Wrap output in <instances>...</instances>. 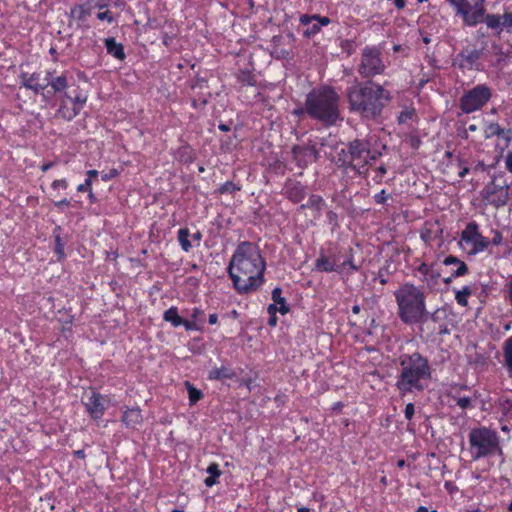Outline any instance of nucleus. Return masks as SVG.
Wrapping results in <instances>:
<instances>
[{"instance_id":"bf43d9fd","label":"nucleus","mask_w":512,"mask_h":512,"mask_svg":"<svg viewBox=\"0 0 512 512\" xmlns=\"http://www.w3.org/2000/svg\"><path fill=\"white\" fill-rule=\"evenodd\" d=\"M207 105V100L204 98V99H199V100H196V99H193L192 100V106L196 109L198 108H204L205 106Z\"/></svg>"},{"instance_id":"680f3d73","label":"nucleus","mask_w":512,"mask_h":512,"mask_svg":"<svg viewBox=\"0 0 512 512\" xmlns=\"http://www.w3.org/2000/svg\"><path fill=\"white\" fill-rule=\"evenodd\" d=\"M56 165V162L55 161H48V162H44L41 164L40 166V170L42 172H47L48 170H50L51 168H53L54 166Z\"/></svg>"},{"instance_id":"cd10ccee","label":"nucleus","mask_w":512,"mask_h":512,"mask_svg":"<svg viewBox=\"0 0 512 512\" xmlns=\"http://www.w3.org/2000/svg\"><path fill=\"white\" fill-rule=\"evenodd\" d=\"M174 156L179 162L184 164H190L195 160L194 149L189 144L180 146L175 151Z\"/></svg>"},{"instance_id":"7c9ffc66","label":"nucleus","mask_w":512,"mask_h":512,"mask_svg":"<svg viewBox=\"0 0 512 512\" xmlns=\"http://www.w3.org/2000/svg\"><path fill=\"white\" fill-rule=\"evenodd\" d=\"M313 21H316L318 25H320V28L322 26H327L331 23V20L327 16H321L319 14L314 15H308V14H302L299 17V23L301 25H310Z\"/></svg>"},{"instance_id":"864d4df0","label":"nucleus","mask_w":512,"mask_h":512,"mask_svg":"<svg viewBox=\"0 0 512 512\" xmlns=\"http://www.w3.org/2000/svg\"><path fill=\"white\" fill-rule=\"evenodd\" d=\"M415 414V406L413 403H408L406 404L405 406V409H404V416H405V419L408 420V421H411L413 416Z\"/></svg>"},{"instance_id":"13d9d810","label":"nucleus","mask_w":512,"mask_h":512,"mask_svg":"<svg viewBox=\"0 0 512 512\" xmlns=\"http://www.w3.org/2000/svg\"><path fill=\"white\" fill-rule=\"evenodd\" d=\"M505 167L508 172L512 173V151H509L505 158Z\"/></svg>"},{"instance_id":"8fccbe9b","label":"nucleus","mask_w":512,"mask_h":512,"mask_svg":"<svg viewBox=\"0 0 512 512\" xmlns=\"http://www.w3.org/2000/svg\"><path fill=\"white\" fill-rule=\"evenodd\" d=\"M92 9H97L98 12L109 9L108 0H90Z\"/></svg>"},{"instance_id":"aec40b11","label":"nucleus","mask_w":512,"mask_h":512,"mask_svg":"<svg viewBox=\"0 0 512 512\" xmlns=\"http://www.w3.org/2000/svg\"><path fill=\"white\" fill-rule=\"evenodd\" d=\"M90 0H85L82 3L74 5L70 9V16L80 26L83 25L88 17L91 16L93 9Z\"/></svg>"},{"instance_id":"3c124183","label":"nucleus","mask_w":512,"mask_h":512,"mask_svg":"<svg viewBox=\"0 0 512 512\" xmlns=\"http://www.w3.org/2000/svg\"><path fill=\"white\" fill-rule=\"evenodd\" d=\"M492 234H493V237L490 240V245H493V246L501 245L502 242H503V234H502V232L499 231L498 229H493L492 230Z\"/></svg>"},{"instance_id":"5701e85b","label":"nucleus","mask_w":512,"mask_h":512,"mask_svg":"<svg viewBox=\"0 0 512 512\" xmlns=\"http://www.w3.org/2000/svg\"><path fill=\"white\" fill-rule=\"evenodd\" d=\"M237 378L235 370L231 367L222 365L221 367H213L209 370L207 379L210 381L234 380Z\"/></svg>"},{"instance_id":"393cba45","label":"nucleus","mask_w":512,"mask_h":512,"mask_svg":"<svg viewBox=\"0 0 512 512\" xmlns=\"http://www.w3.org/2000/svg\"><path fill=\"white\" fill-rule=\"evenodd\" d=\"M446 266L457 265V268L451 273V277L445 280L446 283L450 282L451 278H458L468 273V266L465 262L458 259L456 256L449 255L443 260Z\"/></svg>"},{"instance_id":"4c0bfd02","label":"nucleus","mask_w":512,"mask_h":512,"mask_svg":"<svg viewBox=\"0 0 512 512\" xmlns=\"http://www.w3.org/2000/svg\"><path fill=\"white\" fill-rule=\"evenodd\" d=\"M472 294V290L469 286H464L460 291L455 294V300L457 304L462 307L468 305V297Z\"/></svg>"},{"instance_id":"6ab92c4d","label":"nucleus","mask_w":512,"mask_h":512,"mask_svg":"<svg viewBox=\"0 0 512 512\" xmlns=\"http://www.w3.org/2000/svg\"><path fill=\"white\" fill-rule=\"evenodd\" d=\"M485 23L488 28L495 30L500 34L504 29L508 33H512V13L505 12L503 15L487 14Z\"/></svg>"},{"instance_id":"4be33fe9","label":"nucleus","mask_w":512,"mask_h":512,"mask_svg":"<svg viewBox=\"0 0 512 512\" xmlns=\"http://www.w3.org/2000/svg\"><path fill=\"white\" fill-rule=\"evenodd\" d=\"M442 234L438 223L425 222L420 230V238L426 245H431Z\"/></svg>"},{"instance_id":"37998d69","label":"nucleus","mask_w":512,"mask_h":512,"mask_svg":"<svg viewBox=\"0 0 512 512\" xmlns=\"http://www.w3.org/2000/svg\"><path fill=\"white\" fill-rule=\"evenodd\" d=\"M391 198V194L387 193L385 189H382L380 192L376 193L373 196V200L376 204L384 205L387 200Z\"/></svg>"},{"instance_id":"c85d7f7f","label":"nucleus","mask_w":512,"mask_h":512,"mask_svg":"<svg viewBox=\"0 0 512 512\" xmlns=\"http://www.w3.org/2000/svg\"><path fill=\"white\" fill-rule=\"evenodd\" d=\"M271 298L274 304L279 306V313L285 315L290 312L289 304L286 299L282 296V289L280 287H275L272 290Z\"/></svg>"},{"instance_id":"f8f14e48","label":"nucleus","mask_w":512,"mask_h":512,"mask_svg":"<svg viewBox=\"0 0 512 512\" xmlns=\"http://www.w3.org/2000/svg\"><path fill=\"white\" fill-rule=\"evenodd\" d=\"M386 70L382 52L377 46H365L362 49L360 63L357 67L358 74L366 80L383 75Z\"/></svg>"},{"instance_id":"1a4fd4ad","label":"nucleus","mask_w":512,"mask_h":512,"mask_svg":"<svg viewBox=\"0 0 512 512\" xmlns=\"http://www.w3.org/2000/svg\"><path fill=\"white\" fill-rule=\"evenodd\" d=\"M469 452L473 461L502 454L499 433L486 426L472 428L468 434Z\"/></svg>"},{"instance_id":"a19ab883","label":"nucleus","mask_w":512,"mask_h":512,"mask_svg":"<svg viewBox=\"0 0 512 512\" xmlns=\"http://www.w3.org/2000/svg\"><path fill=\"white\" fill-rule=\"evenodd\" d=\"M415 115L416 113L414 108H406L399 113L397 121L399 124H406L407 122L413 120Z\"/></svg>"},{"instance_id":"a211bd4d","label":"nucleus","mask_w":512,"mask_h":512,"mask_svg":"<svg viewBox=\"0 0 512 512\" xmlns=\"http://www.w3.org/2000/svg\"><path fill=\"white\" fill-rule=\"evenodd\" d=\"M20 85L28 90H31L35 95L42 94L44 90L50 87L49 80L47 83H41V73L34 72H21L19 75Z\"/></svg>"},{"instance_id":"e2e57ef3","label":"nucleus","mask_w":512,"mask_h":512,"mask_svg":"<svg viewBox=\"0 0 512 512\" xmlns=\"http://www.w3.org/2000/svg\"><path fill=\"white\" fill-rule=\"evenodd\" d=\"M487 169L486 164L483 161H478L472 168L474 172L485 171Z\"/></svg>"},{"instance_id":"a878e982","label":"nucleus","mask_w":512,"mask_h":512,"mask_svg":"<svg viewBox=\"0 0 512 512\" xmlns=\"http://www.w3.org/2000/svg\"><path fill=\"white\" fill-rule=\"evenodd\" d=\"M416 271L423 276L422 281L427 284H434L440 278V272L438 269H435L434 264H427L422 262L417 268Z\"/></svg>"},{"instance_id":"774afa93","label":"nucleus","mask_w":512,"mask_h":512,"mask_svg":"<svg viewBox=\"0 0 512 512\" xmlns=\"http://www.w3.org/2000/svg\"><path fill=\"white\" fill-rule=\"evenodd\" d=\"M507 300L512 306V279L507 284Z\"/></svg>"},{"instance_id":"e433bc0d","label":"nucleus","mask_w":512,"mask_h":512,"mask_svg":"<svg viewBox=\"0 0 512 512\" xmlns=\"http://www.w3.org/2000/svg\"><path fill=\"white\" fill-rule=\"evenodd\" d=\"M485 138H492L494 136H504L505 129L502 128L498 123H489L485 128Z\"/></svg>"},{"instance_id":"603ef678","label":"nucleus","mask_w":512,"mask_h":512,"mask_svg":"<svg viewBox=\"0 0 512 512\" xmlns=\"http://www.w3.org/2000/svg\"><path fill=\"white\" fill-rule=\"evenodd\" d=\"M119 175V172L117 169L112 168L107 173H102L101 179L104 182H108L114 178H116Z\"/></svg>"},{"instance_id":"2f4dec72","label":"nucleus","mask_w":512,"mask_h":512,"mask_svg":"<svg viewBox=\"0 0 512 512\" xmlns=\"http://www.w3.org/2000/svg\"><path fill=\"white\" fill-rule=\"evenodd\" d=\"M190 236L191 233L187 227L180 228L177 232V240L184 252H190L193 247L192 242L189 240Z\"/></svg>"},{"instance_id":"c9c22d12","label":"nucleus","mask_w":512,"mask_h":512,"mask_svg":"<svg viewBox=\"0 0 512 512\" xmlns=\"http://www.w3.org/2000/svg\"><path fill=\"white\" fill-rule=\"evenodd\" d=\"M188 392L189 405H195L199 400L202 399L203 393L201 390L195 388L189 381L185 382Z\"/></svg>"},{"instance_id":"dca6fc26","label":"nucleus","mask_w":512,"mask_h":512,"mask_svg":"<svg viewBox=\"0 0 512 512\" xmlns=\"http://www.w3.org/2000/svg\"><path fill=\"white\" fill-rule=\"evenodd\" d=\"M108 401L109 400L107 396H104L96 391H92L90 395H88L83 401V405L85 406L86 412L90 418L98 421L105 414Z\"/></svg>"},{"instance_id":"f704fd0d","label":"nucleus","mask_w":512,"mask_h":512,"mask_svg":"<svg viewBox=\"0 0 512 512\" xmlns=\"http://www.w3.org/2000/svg\"><path fill=\"white\" fill-rule=\"evenodd\" d=\"M503 356L506 369L510 376H512V336L509 337L503 347Z\"/></svg>"},{"instance_id":"69168bd1","label":"nucleus","mask_w":512,"mask_h":512,"mask_svg":"<svg viewBox=\"0 0 512 512\" xmlns=\"http://www.w3.org/2000/svg\"><path fill=\"white\" fill-rule=\"evenodd\" d=\"M192 240L196 243V246H199L202 240V233L198 230L194 234L190 236Z\"/></svg>"},{"instance_id":"ea45409f","label":"nucleus","mask_w":512,"mask_h":512,"mask_svg":"<svg viewBox=\"0 0 512 512\" xmlns=\"http://www.w3.org/2000/svg\"><path fill=\"white\" fill-rule=\"evenodd\" d=\"M324 205V199L320 195L312 194L308 201L305 203V206H308L309 209H314L316 211H321Z\"/></svg>"},{"instance_id":"58836bf2","label":"nucleus","mask_w":512,"mask_h":512,"mask_svg":"<svg viewBox=\"0 0 512 512\" xmlns=\"http://www.w3.org/2000/svg\"><path fill=\"white\" fill-rule=\"evenodd\" d=\"M96 19L107 24H113L117 20V15L110 9L100 11L96 13Z\"/></svg>"},{"instance_id":"423d86ee","label":"nucleus","mask_w":512,"mask_h":512,"mask_svg":"<svg viewBox=\"0 0 512 512\" xmlns=\"http://www.w3.org/2000/svg\"><path fill=\"white\" fill-rule=\"evenodd\" d=\"M340 96L334 87L320 86L311 90L305 99V113L326 127L340 119Z\"/></svg>"},{"instance_id":"0e129e2a","label":"nucleus","mask_w":512,"mask_h":512,"mask_svg":"<svg viewBox=\"0 0 512 512\" xmlns=\"http://www.w3.org/2000/svg\"><path fill=\"white\" fill-rule=\"evenodd\" d=\"M409 142L410 146L414 149H418L421 144V140L417 136L410 137Z\"/></svg>"},{"instance_id":"7ed1b4c3","label":"nucleus","mask_w":512,"mask_h":512,"mask_svg":"<svg viewBox=\"0 0 512 512\" xmlns=\"http://www.w3.org/2000/svg\"><path fill=\"white\" fill-rule=\"evenodd\" d=\"M45 79L49 80L50 91L56 96L58 108L56 116L65 121H72L84 109L88 96L80 88L73 78L68 76V71L55 75L54 71L47 70Z\"/></svg>"},{"instance_id":"20e7f679","label":"nucleus","mask_w":512,"mask_h":512,"mask_svg":"<svg viewBox=\"0 0 512 512\" xmlns=\"http://www.w3.org/2000/svg\"><path fill=\"white\" fill-rule=\"evenodd\" d=\"M432 369L427 357L415 351L399 357V369L395 387L400 396L421 393L431 379Z\"/></svg>"},{"instance_id":"2eb2a0df","label":"nucleus","mask_w":512,"mask_h":512,"mask_svg":"<svg viewBox=\"0 0 512 512\" xmlns=\"http://www.w3.org/2000/svg\"><path fill=\"white\" fill-rule=\"evenodd\" d=\"M485 202L495 208L505 206L509 201V185L506 182L499 184L493 179L481 192Z\"/></svg>"},{"instance_id":"09e8293b","label":"nucleus","mask_w":512,"mask_h":512,"mask_svg":"<svg viewBox=\"0 0 512 512\" xmlns=\"http://www.w3.org/2000/svg\"><path fill=\"white\" fill-rule=\"evenodd\" d=\"M181 326L185 328L186 331H200L201 327L194 320L182 319Z\"/></svg>"},{"instance_id":"72a5a7b5","label":"nucleus","mask_w":512,"mask_h":512,"mask_svg":"<svg viewBox=\"0 0 512 512\" xmlns=\"http://www.w3.org/2000/svg\"><path fill=\"white\" fill-rule=\"evenodd\" d=\"M237 81L245 86H255L257 79L255 74L249 69H242L236 75Z\"/></svg>"},{"instance_id":"f257e3e1","label":"nucleus","mask_w":512,"mask_h":512,"mask_svg":"<svg viewBox=\"0 0 512 512\" xmlns=\"http://www.w3.org/2000/svg\"><path fill=\"white\" fill-rule=\"evenodd\" d=\"M265 270L266 261L259 246L250 241L237 245L227 268L232 286L239 295L259 290L265 282Z\"/></svg>"},{"instance_id":"6e6552de","label":"nucleus","mask_w":512,"mask_h":512,"mask_svg":"<svg viewBox=\"0 0 512 512\" xmlns=\"http://www.w3.org/2000/svg\"><path fill=\"white\" fill-rule=\"evenodd\" d=\"M313 270L324 273L336 272L338 274L346 272L350 275L357 272L359 266L354 262V254L351 248L343 253L337 245H331L326 252L320 251L314 262Z\"/></svg>"},{"instance_id":"c756f323","label":"nucleus","mask_w":512,"mask_h":512,"mask_svg":"<svg viewBox=\"0 0 512 512\" xmlns=\"http://www.w3.org/2000/svg\"><path fill=\"white\" fill-rule=\"evenodd\" d=\"M61 227L56 226L53 230L54 236V253L57 256V260L61 261L65 258V242L61 238Z\"/></svg>"},{"instance_id":"338daca9","label":"nucleus","mask_w":512,"mask_h":512,"mask_svg":"<svg viewBox=\"0 0 512 512\" xmlns=\"http://www.w3.org/2000/svg\"><path fill=\"white\" fill-rule=\"evenodd\" d=\"M218 482H219L218 479L211 477V476H208L204 479V484L207 487H212V486L216 485Z\"/></svg>"},{"instance_id":"0eeeda50","label":"nucleus","mask_w":512,"mask_h":512,"mask_svg":"<svg viewBox=\"0 0 512 512\" xmlns=\"http://www.w3.org/2000/svg\"><path fill=\"white\" fill-rule=\"evenodd\" d=\"M381 152L373 150L371 142L366 139H354L347 143L337 154V165L345 170H352L359 176H366L368 166L372 165Z\"/></svg>"},{"instance_id":"473e14b6","label":"nucleus","mask_w":512,"mask_h":512,"mask_svg":"<svg viewBox=\"0 0 512 512\" xmlns=\"http://www.w3.org/2000/svg\"><path fill=\"white\" fill-rule=\"evenodd\" d=\"M163 319L164 321L171 323L175 328L181 326V323H183V318L179 315L178 308L176 306L168 308L163 314Z\"/></svg>"},{"instance_id":"f03ea898","label":"nucleus","mask_w":512,"mask_h":512,"mask_svg":"<svg viewBox=\"0 0 512 512\" xmlns=\"http://www.w3.org/2000/svg\"><path fill=\"white\" fill-rule=\"evenodd\" d=\"M349 111L363 120H375L391 101V92L373 81H356L346 89Z\"/></svg>"},{"instance_id":"39448f33","label":"nucleus","mask_w":512,"mask_h":512,"mask_svg":"<svg viewBox=\"0 0 512 512\" xmlns=\"http://www.w3.org/2000/svg\"><path fill=\"white\" fill-rule=\"evenodd\" d=\"M393 294L397 305V316L403 324L411 326L428 321L427 295L423 287L405 282Z\"/></svg>"},{"instance_id":"f3484780","label":"nucleus","mask_w":512,"mask_h":512,"mask_svg":"<svg viewBox=\"0 0 512 512\" xmlns=\"http://www.w3.org/2000/svg\"><path fill=\"white\" fill-rule=\"evenodd\" d=\"M292 153L300 167H306L308 164L317 161L319 158V151L315 145L294 146Z\"/></svg>"},{"instance_id":"a18cd8bd","label":"nucleus","mask_w":512,"mask_h":512,"mask_svg":"<svg viewBox=\"0 0 512 512\" xmlns=\"http://www.w3.org/2000/svg\"><path fill=\"white\" fill-rule=\"evenodd\" d=\"M206 472L209 474V476L214 477L216 479H219V477L222 475V471L220 470L219 464L216 462H212L208 465Z\"/></svg>"},{"instance_id":"de8ad7c7","label":"nucleus","mask_w":512,"mask_h":512,"mask_svg":"<svg viewBox=\"0 0 512 512\" xmlns=\"http://www.w3.org/2000/svg\"><path fill=\"white\" fill-rule=\"evenodd\" d=\"M69 187V182L66 178L54 180L51 183V189L53 191L66 190Z\"/></svg>"},{"instance_id":"b1692460","label":"nucleus","mask_w":512,"mask_h":512,"mask_svg":"<svg viewBox=\"0 0 512 512\" xmlns=\"http://www.w3.org/2000/svg\"><path fill=\"white\" fill-rule=\"evenodd\" d=\"M122 423L130 429H135L143 422V416L140 408H127L121 417Z\"/></svg>"},{"instance_id":"052dcab7","label":"nucleus","mask_w":512,"mask_h":512,"mask_svg":"<svg viewBox=\"0 0 512 512\" xmlns=\"http://www.w3.org/2000/svg\"><path fill=\"white\" fill-rule=\"evenodd\" d=\"M69 205H70V200H68L67 198H63V199L54 201V206L58 209H62L64 206H69Z\"/></svg>"},{"instance_id":"49530a36","label":"nucleus","mask_w":512,"mask_h":512,"mask_svg":"<svg viewBox=\"0 0 512 512\" xmlns=\"http://www.w3.org/2000/svg\"><path fill=\"white\" fill-rule=\"evenodd\" d=\"M456 405L465 410L472 407V399L468 396L454 397Z\"/></svg>"},{"instance_id":"79ce46f5","label":"nucleus","mask_w":512,"mask_h":512,"mask_svg":"<svg viewBox=\"0 0 512 512\" xmlns=\"http://www.w3.org/2000/svg\"><path fill=\"white\" fill-rule=\"evenodd\" d=\"M240 189V186L235 184L233 181H226L218 188V192L220 194H233Z\"/></svg>"},{"instance_id":"c03bdc74","label":"nucleus","mask_w":512,"mask_h":512,"mask_svg":"<svg viewBox=\"0 0 512 512\" xmlns=\"http://www.w3.org/2000/svg\"><path fill=\"white\" fill-rule=\"evenodd\" d=\"M307 26L308 27L303 32V36L306 38H312L321 31L320 25H318V23H313Z\"/></svg>"},{"instance_id":"ddd939ff","label":"nucleus","mask_w":512,"mask_h":512,"mask_svg":"<svg viewBox=\"0 0 512 512\" xmlns=\"http://www.w3.org/2000/svg\"><path fill=\"white\" fill-rule=\"evenodd\" d=\"M459 245L469 256H475L489 248L490 239L482 235L479 224L472 220L462 230Z\"/></svg>"},{"instance_id":"5fc2aeb1","label":"nucleus","mask_w":512,"mask_h":512,"mask_svg":"<svg viewBox=\"0 0 512 512\" xmlns=\"http://www.w3.org/2000/svg\"><path fill=\"white\" fill-rule=\"evenodd\" d=\"M377 176L374 177L376 183H381L384 175L387 173V167L382 164L376 168Z\"/></svg>"},{"instance_id":"4d7b16f0","label":"nucleus","mask_w":512,"mask_h":512,"mask_svg":"<svg viewBox=\"0 0 512 512\" xmlns=\"http://www.w3.org/2000/svg\"><path fill=\"white\" fill-rule=\"evenodd\" d=\"M203 315H204V313L200 308L194 307L192 309V313H191V320L196 321L197 324H198V322H203V320L201 318V316H203Z\"/></svg>"},{"instance_id":"412c9836","label":"nucleus","mask_w":512,"mask_h":512,"mask_svg":"<svg viewBox=\"0 0 512 512\" xmlns=\"http://www.w3.org/2000/svg\"><path fill=\"white\" fill-rule=\"evenodd\" d=\"M307 194L306 187L299 181L289 180L285 184V195L293 203L301 202Z\"/></svg>"},{"instance_id":"6e6d98bb","label":"nucleus","mask_w":512,"mask_h":512,"mask_svg":"<svg viewBox=\"0 0 512 512\" xmlns=\"http://www.w3.org/2000/svg\"><path fill=\"white\" fill-rule=\"evenodd\" d=\"M92 190V184L90 179H85V181L77 186V191L80 193L89 192Z\"/></svg>"},{"instance_id":"9d476101","label":"nucleus","mask_w":512,"mask_h":512,"mask_svg":"<svg viewBox=\"0 0 512 512\" xmlns=\"http://www.w3.org/2000/svg\"><path fill=\"white\" fill-rule=\"evenodd\" d=\"M492 53L498 56L497 60L494 61L490 56V51L486 50L485 47H464L455 57L453 65L463 73L467 71H484L483 61H486L490 66L496 67L499 65L502 59L503 52L498 45L492 46Z\"/></svg>"},{"instance_id":"bb28decb","label":"nucleus","mask_w":512,"mask_h":512,"mask_svg":"<svg viewBox=\"0 0 512 512\" xmlns=\"http://www.w3.org/2000/svg\"><path fill=\"white\" fill-rule=\"evenodd\" d=\"M104 45L107 53L115 59L123 61L126 58L124 46L118 43L114 37L105 38Z\"/></svg>"},{"instance_id":"9b49d317","label":"nucleus","mask_w":512,"mask_h":512,"mask_svg":"<svg viewBox=\"0 0 512 512\" xmlns=\"http://www.w3.org/2000/svg\"><path fill=\"white\" fill-rule=\"evenodd\" d=\"M492 97V87L487 83H479L463 91L459 98L458 106L462 114H471L481 111L486 107Z\"/></svg>"},{"instance_id":"4468645a","label":"nucleus","mask_w":512,"mask_h":512,"mask_svg":"<svg viewBox=\"0 0 512 512\" xmlns=\"http://www.w3.org/2000/svg\"><path fill=\"white\" fill-rule=\"evenodd\" d=\"M468 26H475L484 15V0H448Z\"/></svg>"}]
</instances>
